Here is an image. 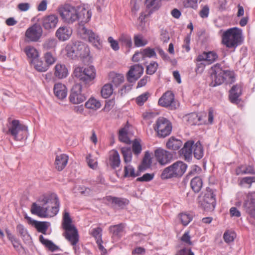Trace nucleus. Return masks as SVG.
<instances>
[{"label": "nucleus", "mask_w": 255, "mask_h": 255, "mask_svg": "<svg viewBox=\"0 0 255 255\" xmlns=\"http://www.w3.org/2000/svg\"><path fill=\"white\" fill-rule=\"evenodd\" d=\"M149 97V93L145 92L136 99V103L138 106H142L143 104L147 100Z\"/></svg>", "instance_id": "54"}, {"label": "nucleus", "mask_w": 255, "mask_h": 255, "mask_svg": "<svg viewBox=\"0 0 255 255\" xmlns=\"http://www.w3.org/2000/svg\"><path fill=\"white\" fill-rule=\"evenodd\" d=\"M72 33V30L66 26H61L55 32L56 37L60 40L64 41L70 37Z\"/></svg>", "instance_id": "21"}, {"label": "nucleus", "mask_w": 255, "mask_h": 255, "mask_svg": "<svg viewBox=\"0 0 255 255\" xmlns=\"http://www.w3.org/2000/svg\"><path fill=\"white\" fill-rule=\"evenodd\" d=\"M169 33L167 30L162 29L160 31V39L163 42H167L169 40Z\"/></svg>", "instance_id": "61"}, {"label": "nucleus", "mask_w": 255, "mask_h": 255, "mask_svg": "<svg viewBox=\"0 0 255 255\" xmlns=\"http://www.w3.org/2000/svg\"><path fill=\"white\" fill-rule=\"evenodd\" d=\"M124 81V77L121 74H116L113 78L112 83L116 87H118L121 83Z\"/></svg>", "instance_id": "58"}, {"label": "nucleus", "mask_w": 255, "mask_h": 255, "mask_svg": "<svg viewBox=\"0 0 255 255\" xmlns=\"http://www.w3.org/2000/svg\"><path fill=\"white\" fill-rule=\"evenodd\" d=\"M102 230L100 227L94 228L92 231L91 235L97 240V244H99V242H102Z\"/></svg>", "instance_id": "52"}, {"label": "nucleus", "mask_w": 255, "mask_h": 255, "mask_svg": "<svg viewBox=\"0 0 255 255\" xmlns=\"http://www.w3.org/2000/svg\"><path fill=\"white\" fill-rule=\"evenodd\" d=\"M80 32L83 35V38H87L88 41L97 49H100L102 47V41L99 35L92 30L83 27L80 29Z\"/></svg>", "instance_id": "14"}, {"label": "nucleus", "mask_w": 255, "mask_h": 255, "mask_svg": "<svg viewBox=\"0 0 255 255\" xmlns=\"http://www.w3.org/2000/svg\"><path fill=\"white\" fill-rule=\"evenodd\" d=\"M86 161L89 167L94 169H96L98 165L97 161L93 158H92V155L89 154L86 156Z\"/></svg>", "instance_id": "57"}, {"label": "nucleus", "mask_w": 255, "mask_h": 255, "mask_svg": "<svg viewBox=\"0 0 255 255\" xmlns=\"http://www.w3.org/2000/svg\"><path fill=\"white\" fill-rule=\"evenodd\" d=\"M154 176L153 173H145L142 176L138 177L136 180L139 182H148L153 179Z\"/></svg>", "instance_id": "60"}, {"label": "nucleus", "mask_w": 255, "mask_h": 255, "mask_svg": "<svg viewBox=\"0 0 255 255\" xmlns=\"http://www.w3.org/2000/svg\"><path fill=\"white\" fill-rule=\"evenodd\" d=\"M119 41L123 46L129 49L132 47V40L131 36L128 34L123 33L119 37Z\"/></svg>", "instance_id": "33"}, {"label": "nucleus", "mask_w": 255, "mask_h": 255, "mask_svg": "<svg viewBox=\"0 0 255 255\" xmlns=\"http://www.w3.org/2000/svg\"><path fill=\"white\" fill-rule=\"evenodd\" d=\"M73 76L80 81V84L88 87L93 83L96 77V70L93 66L75 68Z\"/></svg>", "instance_id": "4"}, {"label": "nucleus", "mask_w": 255, "mask_h": 255, "mask_svg": "<svg viewBox=\"0 0 255 255\" xmlns=\"http://www.w3.org/2000/svg\"><path fill=\"white\" fill-rule=\"evenodd\" d=\"M241 182L250 185L249 187H250L252 184L255 182V176L244 177L242 179Z\"/></svg>", "instance_id": "64"}, {"label": "nucleus", "mask_w": 255, "mask_h": 255, "mask_svg": "<svg viewBox=\"0 0 255 255\" xmlns=\"http://www.w3.org/2000/svg\"><path fill=\"white\" fill-rule=\"evenodd\" d=\"M77 20L81 23L88 22L91 17V12L85 8L81 6H77Z\"/></svg>", "instance_id": "22"}, {"label": "nucleus", "mask_w": 255, "mask_h": 255, "mask_svg": "<svg viewBox=\"0 0 255 255\" xmlns=\"http://www.w3.org/2000/svg\"><path fill=\"white\" fill-rule=\"evenodd\" d=\"M35 69L39 72H45L47 71L49 66L46 62H44L42 60L37 58L33 62Z\"/></svg>", "instance_id": "37"}, {"label": "nucleus", "mask_w": 255, "mask_h": 255, "mask_svg": "<svg viewBox=\"0 0 255 255\" xmlns=\"http://www.w3.org/2000/svg\"><path fill=\"white\" fill-rule=\"evenodd\" d=\"M58 22V17L55 14H50L43 16L40 21L41 27L50 31L55 28Z\"/></svg>", "instance_id": "17"}, {"label": "nucleus", "mask_w": 255, "mask_h": 255, "mask_svg": "<svg viewBox=\"0 0 255 255\" xmlns=\"http://www.w3.org/2000/svg\"><path fill=\"white\" fill-rule=\"evenodd\" d=\"M160 177L162 180L176 177V175L174 174V172L171 165L164 169L160 175Z\"/></svg>", "instance_id": "39"}, {"label": "nucleus", "mask_w": 255, "mask_h": 255, "mask_svg": "<svg viewBox=\"0 0 255 255\" xmlns=\"http://www.w3.org/2000/svg\"><path fill=\"white\" fill-rule=\"evenodd\" d=\"M176 255H194V254L192 252L190 248L187 249L184 248L179 251Z\"/></svg>", "instance_id": "63"}, {"label": "nucleus", "mask_w": 255, "mask_h": 255, "mask_svg": "<svg viewBox=\"0 0 255 255\" xmlns=\"http://www.w3.org/2000/svg\"><path fill=\"white\" fill-rule=\"evenodd\" d=\"M158 66V63L155 61L151 62L147 66L146 73L148 75H152L155 73Z\"/></svg>", "instance_id": "51"}, {"label": "nucleus", "mask_w": 255, "mask_h": 255, "mask_svg": "<svg viewBox=\"0 0 255 255\" xmlns=\"http://www.w3.org/2000/svg\"><path fill=\"white\" fill-rule=\"evenodd\" d=\"M105 199L107 201L111 204L113 207H118L121 209H124L129 203V201L126 198H124L107 196Z\"/></svg>", "instance_id": "20"}, {"label": "nucleus", "mask_w": 255, "mask_h": 255, "mask_svg": "<svg viewBox=\"0 0 255 255\" xmlns=\"http://www.w3.org/2000/svg\"><path fill=\"white\" fill-rule=\"evenodd\" d=\"M158 105L170 110H175L179 107V103L175 100L174 95L171 91H167L159 98Z\"/></svg>", "instance_id": "10"}, {"label": "nucleus", "mask_w": 255, "mask_h": 255, "mask_svg": "<svg viewBox=\"0 0 255 255\" xmlns=\"http://www.w3.org/2000/svg\"><path fill=\"white\" fill-rule=\"evenodd\" d=\"M57 44V40L55 38L47 39L43 44L42 47L45 50L54 49Z\"/></svg>", "instance_id": "47"}, {"label": "nucleus", "mask_w": 255, "mask_h": 255, "mask_svg": "<svg viewBox=\"0 0 255 255\" xmlns=\"http://www.w3.org/2000/svg\"><path fill=\"white\" fill-rule=\"evenodd\" d=\"M68 159V156L65 154L57 155L55 161V168L58 171H62L66 166Z\"/></svg>", "instance_id": "26"}, {"label": "nucleus", "mask_w": 255, "mask_h": 255, "mask_svg": "<svg viewBox=\"0 0 255 255\" xmlns=\"http://www.w3.org/2000/svg\"><path fill=\"white\" fill-rule=\"evenodd\" d=\"M210 74L211 82L209 85L210 87H216L224 83L232 84L235 81L234 71L224 69L220 63H217L211 67Z\"/></svg>", "instance_id": "2"}, {"label": "nucleus", "mask_w": 255, "mask_h": 255, "mask_svg": "<svg viewBox=\"0 0 255 255\" xmlns=\"http://www.w3.org/2000/svg\"><path fill=\"white\" fill-rule=\"evenodd\" d=\"M87 96L82 90V86L81 84H75L71 90L69 96L70 102L74 104H78L87 99Z\"/></svg>", "instance_id": "12"}, {"label": "nucleus", "mask_w": 255, "mask_h": 255, "mask_svg": "<svg viewBox=\"0 0 255 255\" xmlns=\"http://www.w3.org/2000/svg\"><path fill=\"white\" fill-rule=\"evenodd\" d=\"M43 58L45 62L47 64L49 67L56 61V58L53 55V53L50 51L45 52L44 54Z\"/></svg>", "instance_id": "48"}, {"label": "nucleus", "mask_w": 255, "mask_h": 255, "mask_svg": "<svg viewBox=\"0 0 255 255\" xmlns=\"http://www.w3.org/2000/svg\"><path fill=\"white\" fill-rule=\"evenodd\" d=\"M200 120V118L195 113H191L188 116V122L190 125H196Z\"/></svg>", "instance_id": "55"}, {"label": "nucleus", "mask_w": 255, "mask_h": 255, "mask_svg": "<svg viewBox=\"0 0 255 255\" xmlns=\"http://www.w3.org/2000/svg\"><path fill=\"white\" fill-rule=\"evenodd\" d=\"M206 61H209L210 63L214 62L218 58L217 54L214 51H209L206 52Z\"/></svg>", "instance_id": "59"}, {"label": "nucleus", "mask_w": 255, "mask_h": 255, "mask_svg": "<svg viewBox=\"0 0 255 255\" xmlns=\"http://www.w3.org/2000/svg\"><path fill=\"white\" fill-rule=\"evenodd\" d=\"M176 177H180L186 171L187 167L186 164L181 161H177L171 165Z\"/></svg>", "instance_id": "25"}, {"label": "nucleus", "mask_w": 255, "mask_h": 255, "mask_svg": "<svg viewBox=\"0 0 255 255\" xmlns=\"http://www.w3.org/2000/svg\"><path fill=\"white\" fill-rule=\"evenodd\" d=\"M153 128L157 132V136L160 138H164L168 136L172 129L171 123L164 117L158 118Z\"/></svg>", "instance_id": "8"}, {"label": "nucleus", "mask_w": 255, "mask_h": 255, "mask_svg": "<svg viewBox=\"0 0 255 255\" xmlns=\"http://www.w3.org/2000/svg\"><path fill=\"white\" fill-rule=\"evenodd\" d=\"M34 227L37 229L38 232L41 233L43 234H46V231L48 229L47 223L46 222H34Z\"/></svg>", "instance_id": "49"}, {"label": "nucleus", "mask_w": 255, "mask_h": 255, "mask_svg": "<svg viewBox=\"0 0 255 255\" xmlns=\"http://www.w3.org/2000/svg\"><path fill=\"white\" fill-rule=\"evenodd\" d=\"M119 139L121 142L130 144L131 141L128 136V131L125 128H123L119 130Z\"/></svg>", "instance_id": "44"}, {"label": "nucleus", "mask_w": 255, "mask_h": 255, "mask_svg": "<svg viewBox=\"0 0 255 255\" xmlns=\"http://www.w3.org/2000/svg\"><path fill=\"white\" fill-rule=\"evenodd\" d=\"M8 131L13 136L14 140L17 141H21L27 137V127L20 124L18 120H14L11 122Z\"/></svg>", "instance_id": "7"}, {"label": "nucleus", "mask_w": 255, "mask_h": 255, "mask_svg": "<svg viewBox=\"0 0 255 255\" xmlns=\"http://www.w3.org/2000/svg\"><path fill=\"white\" fill-rule=\"evenodd\" d=\"M121 152L124 157V160L126 163H129L132 159V153L129 147H124L121 148Z\"/></svg>", "instance_id": "41"}, {"label": "nucleus", "mask_w": 255, "mask_h": 255, "mask_svg": "<svg viewBox=\"0 0 255 255\" xmlns=\"http://www.w3.org/2000/svg\"><path fill=\"white\" fill-rule=\"evenodd\" d=\"M191 187L195 193H198L203 185L202 179L199 176L193 178L190 182Z\"/></svg>", "instance_id": "34"}, {"label": "nucleus", "mask_w": 255, "mask_h": 255, "mask_svg": "<svg viewBox=\"0 0 255 255\" xmlns=\"http://www.w3.org/2000/svg\"><path fill=\"white\" fill-rule=\"evenodd\" d=\"M194 141L193 140H189L186 141L180 150V152L184 156L186 160L189 161L191 159L194 147Z\"/></svg>", "instance_id": "23"}, {"label": "nucleus", "mask_w": 255, "mask_h": 255, "mask_svg": "<svg viewBox=\"0 0 255 255\" xmlns=\"http://www.w3.org/2000/svg\"><path fill=\"white\" fill-rule=\"evenodd\" d=\"M54 93L58 99L62 100L67 95V89L66 86L61 83H56L53 88Z\"/></svg>", "instance_id": "27"}, {"label": "nucleus", "mask_w": 255, "mask_h": 255, "mask_svg": "<svg viewBox=\"0 0 255 255\" xmlns=\"http://www.w3.org/2000/svg\"><path fill=\"white\" fill-rule=\"evenodd\" d=\"M24 51L28 58L32 59V62L38 57L37 50L32 46H26L24 48Z\"/></svg>", "instance_id": "40"}, {"label": "nucleus", "mask_w": 255, "mask_h": 255, "mask_svg": "<svg viewBox=\"0 0 255 255\" xmlns=\"http://www.w3.org/2000/svg\"><path fill=\"white\" fill-rule=\"evenodd\" d=\"M132 150L133 153L135 155H139L141 151L142 147L137 139H134L132 142Z\"/></svg>", "instance_id": "53"}, {"label": "nucleus", "mask_w": 255, "mask_h": 255, "mask_svg": "<svg viewBox=\"0 0 255 255\" xmlns=\"http://www.w3.org/2000/svg\"><path fill=\"white\" fill-rule=\"evenodd\" d=\"M65 50L67 56L72 59L79 58L82 60L89 59L90 49L81 41L72 40L67 45Z\"/></svg>", "instance_id": "3"}, {"label": "nucleus", "mask_w": 255, "mask_h": 255, "mask_svg": "<svg viewBox=\"0 0 255 255\" xmlns=\"http://www.w3.org/2000/svg\"><path fill=\"white\" fill-rule=\"evenodd\" d=\"M16 231L20 236L21 238L24 240H28L29 237L27 230L25 228L24 226L22 224H19L16 227Z\"/></svg>", "instance_id": "46"}, {"label": "nucleus", "mask_w": 255, "mask_h": 255, "mask_svg": "<svg viewBox=\"0 0 255 255\" xmlns=\"http://www.w3.org/2000/svg\"><path fill=\"white\" fill-rule=\"evenodd\" d=\"M242 95V89L240 85H234L229 91V99L230 101L234 104L239 105L241 99L240 97Z\"/></svg>", "instance_id": "19"}, {"label": "nucleus", "mask_w": 255, "mask_h": 255, "mask_svg": "<svg viewBox=\"0 0 255 255\" xmlns=\"http://www.w3.org/2000/svg\"><path fill=\"white\" fill-rule=\"evenodd\" d=\"M243 207L246 212L255 219V192L247 194Z\"/></svg>", "instance_id": "18"}, {"label": "nucleus", "mask_w": 255, "mask_h": 255, "mask_svg": "<svg viewBox=\"0 0 255 255\" xmlns=\"http://www.w3.org/2000/svg\"><path fill=\"white\" fill-rule=\"evenodd\" d=\"M182 141L174 136L170 137L166 142V147L170 150H178L182 145Z\"/></svg>", "instance_id": "29"}, {"label": "nucleus", "mask_w": 255, "mask_h": 255, "mask_svg": "<svg viewBox=\"0 0 255 255\" xmlns=\"http://www.w3.org/2000/svg\"><path fill=\"white\" fill-rule=\"evenodd\" d=\"M141 172L142 171H140L138 169L137 172L135 173L134 172V168L133 167V166L130 165H128L125 166L124 167V177H135L136 176H139Z\"/></svg>", "instance_id": "35"}, {"label": "nucleus", "mask_w": 255, "mask_h": 255, "mask_svg": "<svg viewBox=\"0 0 255 255\" xmlns=\"http://www.w3.org/2000/svg\"><path fill=\"white\" fill-rule=\"evenodd\" d=\"M242 41V30L239 28H231L223 34L222 42L229 48H235L241 44Z\"/></svg>", "instance_id": "6"}, {"label": "nucleus", "mask_w": 255, "mask_h": 255, "mask_svg": "<svg viewBox=\"0 0 255 255\" xmlns=\"http://www.w3.org/2000/svg\"><path fill=\"white\" fill-rule=\"evenodd\" d=\"M43 30L40 24L34 23L26 30L25 36L28 41L37 42L41 37Z\"/></svg>", "instance_id": "13"}, {"label": "nucleus", "mask_w": 255, "mask_h": 255, "mask_svg": "<svg viewBox=\"0 0 255 255\" xmlns=\"http://www.w3.org/2000/svg\"><path fill=\"white\" fill-rule=\"evenodd\" d=\"M181 241L186 245H193V243L191 241V237L190 236V232L189 231L184 233L181 238Z\"/></svg>", "instance_id": "56"}, {"label": "nucleus", "mask_w": 255, "mask_h": 255, "mask_svg": "<svg viewBox=\"0 0 255 255\" xmlns=\"http://www.w3.org/2000/svg\"><path fill=\"white\" fill-rule=\"evenodd\" d=\"M109 164L113 169H116L119 167L121 160L119 154L116 150H113L111 151L109 155Z\"/></svg>", "instance_id": "28"}, {"label": "nucleus", "mask_w": 255, "mask_h": 255, "mask_svg": "<svg viewBox=\"0 0 255 255\" xmlns=\"http://www.w3.org/2000/svg\"><path fill=\"white\" fill-rule=\"evenodd\" d=\"M85 106L87 109L96 110L100 108L101 103L95 99L91 98L86 102Z\"/></svg>", "instance_id": "43"}, {"label": "nucleus", "mask_w": 255, "mask_h": 255, "mask_svg": "<svg viewBox=\"0 0 255 255\" xmlns=\"http://www.w3.org/2000/svg\"><path fill=\"white\" fill-rule=\"evenodd\" d=\"M72 222L69 212L65 210L62 223V228L65 231L64 236L72 245L75 246L79 241V235L77 229L72 224Z\"/></svg>", "instance_id": "5"}, {"label": "nucleus", "mask_w": 255, "mask_h": 255, "mask_svg": "<svg viewBox=\"0 0 255 255\" xmlns=\"http://www.w3.org/2000/svg\"><path fill=\"white\" fill-rule=\"evenodd\" d=\"M152 164V160L150 155L148 151H146L142 160L141 163L138 166V170L140 171H144L150 167Z\"/></svg>", "instance_id": "30"}, {"label": "nucleus", "mask_w": 255, "mask_h": 255, "mask_svg": "<svg viewBox=\"0 0 255 255\" xmlns=\"http://www.w3.org/2000/svg\"><path fill=\"white\" fill-rule=\"evenodd\" d=\"M124 228V224L121 223L118 225L111 226L109 227V231L112 234L113 237L120 239L122 236Z\"/></svg>", "instance_id": "31"}, {"label": "nucleus", "mask_w": 255, "mask_h": 255, "mask_svg": "<svg viewBox=\"0 0 255 255\" xmlns=\"http://www.w3.org/2000/svg\"><path fill=\"white\" fill-rule=\"evenodd\" d=\"M134 44L135 47H142L145 46L147 42L143 39L141 34L134 35L133 36Z\"/></svg>", "instance_id": "50"}, {"label": "nucleus", "mask_w": 255, "mask_h": 255, "mask_svg": "<svg viewBox=\"0 0 255 255\" xmlns=\"http://www.w3.org/2000/svg\"><path fill=\"white\" fill-rule=\"evenodd\" d=\"M113 85L111 83L105 84L102 87L101 91V95L104 98H109L113 93Z\"/></svg>", "instance_id": "38"}, {"label": "nucleus", "mask_w": 255, "mask_h": 255, "mask_svg": "<svg viewBox=\"0 0 255 255\" xmlns=\"http://www.w3.org/2000/svg\"><path fill=\"white\" fill-rule=\"evenodd\" d=\"M178 217L181 223L184 226H186L188 225L193 219V217L191 214L184 213H180Z\"/></svg>", "instance_id": "45"}, {"label": "nucleus", "mask_w": 255, "mask_h": 255, "mask_svg": "<svg viewBox=\"0 0 255 255\" xmlns=\"http://www.w3.org/2000/svg\"><path fill=\"white\" fill-rule=\"evenodd\" d=\"M54 75L58 79H63L68 76V71L64 64L57 63L54 67Z\"/></svg>", "instance_id": "24"}, {"label": "nucleus", "mask_w": 255, "mask_h": 255, "mask_svg": "<svg viewBox=\"0 0 255 255\" xmlns=\"http://www.w3.org/2000/svg\"><path fill=\"white\" fill-rule=\"evenodd\" d=\"M58 12L63 21L67 23H73L77 20V7L65 4L59 8Z\"/></svg>", "instance_id": "9"}, {"label": "nucleus", "mask_w": 255, "mask_h": 255, "mask_svg": "<svg viewBox=\"0 0 255 255\" xmlns=\"http://www.w3.org/2000/svg\"><path fill=\"white\" fill-rule=\"evenodd\" d=\"M42 207L38 206L35 203L32 204L31 212L41 218L48 217L47 213L50 211L52 216H55L58 212L60 206L59 199L54 193L44 195L38 199Z\"/></svg>", "instance_id": "1"}, {"label": "nucleus", "mask_w": 255, "mask_h": 255, "mask_svg": "<svg viewBox=\"0 0 255 255\" xmlns=\"http://www.w3.org/2000/svg\"><path fill=\"white\" fill-rule=\"evenodd\" d=\"M193 152L194 156L197 159H201L204 155V149L200 141H197L194 144Z\"/></svg>", "instance_id": "32"}, {"label": "nucleus", "mask_w": 255, "mask_h": 255, "mask_svg": "<svg viewBox=\"0 0 255 255\" xmlns=\"http://www.w3.org/2000/svg\"><path fill=\"white\" fill-rule=\"evenodd\" d=\"M39 241L51 252L55 251L59 249L52 241L45 239L42 235L39 236Z\"/></svg>", "instance_id": "36"}, {"label": "nucleus", "mask_w": 255, "mask_h": 255, "mask_svg": "<svg viewBox=\"0 0 255 255\" xmlns=\"http://www.w3.org/2000/svg\"><path fill=\"white\" fill-rule=\"evenodd\" d=\"M144 68L139 64L131 66L127 74V79L129 83H134L143 74Z\"/></svg>", "instance_id": "16"}, {"label": "nucleus", "mask_w": 255, "mask_h": 255, "mask_svg": "<svg viewBox=\"0 0 255 255\" xmlns=\"http://www.w3.org/2000/svg\"><path fill=\"white\" fill-rule=\"evenodd\" d=\"M154 156L160 165H165L172 161L173 154L169 151L158 148L154 150Z\"/></svg>", "instance_id": "15"}, {"label": "nucleus", "mask_w": 255, "mask_h": 255, "mask_svg": "<svg viewBox=\"0 0 255 255\" xmlns=\"http://www.w3.org/2000/svg\"><path fill=\"white\" fill-rule=\"evenodd\" d=\"M199 203L204 210L208 211L214 209L216 206L215 195L211 189L206 188V192Z\"/></svg>", "instance_id": "11"}, {"label": "nucleus", "mask_w": 255, "mask_h": 255, "mask_svg": "<svg viewBox=\"0 0 255 255\" xmlns=\"http://www.w3.org/2000/svg\"><path fill=\"white\" fill-rule=\"evenodd\" d=\"M108 42L110 43L112 48L115 50L117 51L120 49L118 42L114 40L112 37H109L108 39Z\"/></svg>", "instance_id": "62"}, {"label": "nucleus", "mask_w": 255, "mask_h": 255, "mask_svg": "<svg viewBox=\"0 0 255 255\" xmlns=\"http://www.w3.org/2000/svg\"><path fill=\"white\" fill-rule=\"evenodd\" d=\"M141 52V57L142 59H144L146 57L151 58L155 57L156 58L157 55L156 52L154 49L151 48L150 47H146L144 49L140 50Z\"/></svg>", "instance_id": "42"}]
</instances>
